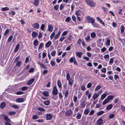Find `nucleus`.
I'll return each instance as SVG.
<instances>
[{"label":"nucleus","mask_w":125,"mask_h":125,"mask_svg":"<svg viewBox=\"0 0 125 125\" xmlns=\"http://www.w3.org/2000/svg\"><path fill=\"white\" fill-rule=\"evenodd\" d=\"M43 94L45 96L47 97L49 93L48 92L45 91L43 93Z\"/></svg>","instance_id":"33"},{"label":"nucleus","mask_w":125,"mask_h":125,"mask_svg":"<svg viewBox=\"0 0 125 125\" xmlns=\"http://www.w3.org/2000/svg\"><path fill=\"white\" fill-rule=\"evenodd\" d=\"M91 86V84L90 83H89L87 84L86 87L87 88H90Z\"/></svg>","instance_id":"61"},{"label":"nucleus","mask_w":125,"mask_h":125,"mask_svg":"<svg viewBox=\"0 0 125 125\" xmlns=\"http://www.w3.org/2000/svg\"><path fill=\"white\" fill-rule=\"evenodd\" d=\"M97 124L98 125H102L103 123V120L101 118L99 119L96 122Z\"/></svg>","instance_id":"5"},{"label":"nucleus","mask_w":125,"mask_h":125,"mask_svg":"<svg viewBox=\"0 0 125 125\" xmlns=\"http://www.w3.org/2000/svg\"><path fill=\"white\" fill-rule=\"evenodd\" d=\"M61 33V32L60 31H59L57 34L54 36V39H58Z\"/></svg>","instance_id":"12"},{"label":"nucleus","mask_w":125,"mask_h":125,"mask_svg":"<svg viewBox=\"0 0 125 125\" xmlns=\"http://www.w3.org/2000/svg\"><path fill=\"white\" fill-rule=\"evenodd\" d=\"M112 107V104H110L106 107V109L107 110H110Z\"/></svg>","instance_id":"21"},{"label":"nucleus","mask_w":125,"mask_h":125,"mask_svg":"<svg viewBox=\"0 0 125 125\" xmlns=\"http://www.w3.org/2000/svg\"><path fill=\"white\" fill-rule=\"evenodd\" d=\"M81 11L80 10H76L75 14L77 16H79L81 15Z\"/></svg>","instance_id":"22"},{"label":"nucleus","mask_w":125,"mask_h":125,"mask_svg":"<svg viewBox=\"0 0 125 125\" xmlns=\"http://www.w3.org/2000/svg\"><path fill=\"white\" fill-rule=\"evenodd\" d=\"M74 58L71 57L69 60V61L71 62H73L74 60Z\"/></svg>","instance_id":"64"},{"label":"nucleus","mask_w":125,"mask_h":125,"mask_svg":"<svg viewBox=\"0 0 125 125\" xmlns=\"http://www.w3.org/2000/svg\"><path fill=\"white\" fill-rule=\"evenodd\" d=\"M9 30L8 29H7L6 30V31H5V32H4V35H6L9 32Z\"/></svg>","instance_id":"62"},{"label":"nucleus","mask_w":125,"mask_h":125,"mask_svg":"<svg viewBox=\"0 0 125 125\" xmlns=\"http://www.w3.org/2000/svg\"><path fill=\"white\" fill-rule=\"evenodd\" d=\"M19 48V44H18L16 46L14 50V52H16Z\"/></svg>","instance_id":"18"},{"label":"nucleus","mask_w":125,"mask_h":125,"mask_svg":"<svg viewBox=\"0 0 125 125\" xmlns=\"http://www.w3.org/2000/svg\"><path fill=\"white\" fill-rule=\"evenodd\" d=\"M5 104L4 102H2L1 104H0V107L1 108L3 109L5 107Z\"/></svg>","instance_id":"27"},{"label":"nucleus","mask_w":125,"mask_h":125,"mask_svg":"<svg viewBox=\"0 0 125 125\" xmlns=\"http://www.w3.org/2000/svg\"><path fill=\"white\" fill-rule=\"evenodd\" d=\"M33 26L34 28L37 29L39 28V25L38 24L35 23L34 24Z\"/></svg>","instance_id":"44"},{"label":"nucleus","mask_w":125,"mask_h":125,"mask_svg":"<svg viewBox=\"0 0 125 125\" xmlns=\"http://www.w3.org/2000/svg\"><path fill=\"white\" fill-rule=\"evenodd\" d=\"M0 115L1 116H2L4 118V120L7 122H10V120L8 117L7 116L4 115L3 114L1 115Z\"/></svg>","instance_id":"4"},{"label":"nucleus","mask_w":125,"mask_h":125,"mask_svg":"<svg viewBox=\"0 0 125 125\" xmlns=\"http://www.w3.org/2000/svg\"><path fill=\"white\" fill-rule=\"evenodd\" d=\"M34 79H31L28 82L27 84L30 85L34 81Z\"/></svg>","instance_id":"16"},{"label":"nucleus","mask_w":125,"mask_h":125,"mask_svg":"<svg viewBox=\"0 0 125 125\" xmlns=\"http://www.w3.org/2000/svg\"><path fill=\"white\" fill-rule=\"evenodd\" d=\"M12 37H13V36L12 35H10L9 37V38L8 40V41H7L8 42H10L12 38Z\"/></svg>","instance_id":"41"},{"label":"nucleus","mask_w":125,"mask_h":125,"mask_svg":"<svg viewBox=\"0 0 125 125\" xmlns=\"http://www.w3.org/2000/svg\"><path fill=\"white\" fill-rule=\"evenodd\" d=\"M37 33L35 32H33L32 34V36L34 38L36 36H37Z\"/></svg>","instance_id":"35"},{"label":"nucleus","mask_w":125,"mask_h":125,"mask_svg":"<svg viewBox=\"0 0 125 125\" xmlns=\"http://www.w3.org/2000/svg\"><path fill=\"white\" fill-rule=\"evenodd\" d=\"M56 53V51L55 50L52 51L51 52V54L52 56H54Z\"/></svg>","instance_id":"34"},{"label":"nucleus","mask_w":125,"mask_h":125,"mask_svg":"<svg viewBox=\"0 0 125 125\" xmlns=\"http://www.w3.org/2000/svg\"><path fill=\"white\" fill-rule=\"evenodd\" d=\"M68 32V31H64L62 33V36H64L66 35L67 34Z\"/></svg>","instance_id":"49"},{"label":"nucleus","mask_w":125,"mask_h":125,"mask_svg":"<svg viewBox=\"0 0 125 125\" xmlns=\"http://www.w3.org/2000/svg\"><path fill=\"white\" fill-rule=\"evenodd\" d=\"M70 18L69 17H68L66 19L65 21L66 22H68L70 21Z\"/></svg>","instance_id":"53"},{"label":"nucleus","mask_w":125,"mask_h":125,"mask_svg":"<svg viewBox=\"0 0 125 125\" xmlns=\"http://www.w3.org/2000/svg\"><path fill=\"white\" fill-rule=\"evenodd\" d=\"M114 96L109 95L107 98L109 101L110 100L114 98Z\"/></svg>","instance_id":"25"},{"label":"nucleus","mask_w":125,"mask_h":125,"mask_svg":"<svg viewBox=\"0 0 125 125\" xmlns=\"http://www.w3.org/2000/svg\"><path fill=\"white\" fill-rule=\"evenodd\" d=\"M39 0H35L34 3V4L36 6L38 5Z\"/></svg>","instance_id":"31"},{"label":"nucleus","mask_w":125,"mask_h":125,"mask_svg":"<svg viewBox=\"0 0 125 125\" xmlns=\"http://www.w3.org/2000/svg\"><path fill=\"white\" fill-rule=\"evenodd\" d=\"M121 33H123L124 31V28L123 25H122L121 26Z\"/></svg>","instance_id":"39"},{"label":"nucleus","mask_w":125,"mask_h":125,"mask_svg":"<svg viewBox=\"0 0 125 125\" xmlns=\"http://www.w3.org/2000/svg\"><path fill=\"white\" fill-rule=\"evenodd\" d=\"M16 113L15 111H11L9 113V114L11 115H14L16 114Z\"/></svg>","instance_id":"40"},{"label":"nucleus","mask_w":125,"mask_h":125,"mask_svg":"<svg viewBox=\"0 0 125 125\" xmlns=\"http://www.w3.org/2000/svg\"><path fill=\"white\" fill-rule=\"evenodd\" d=\"M76 56L79 58H81L83 55V53L81 52H75Z\"/></svg>","instance_id":"10"},{"label":"nucleus","mask_w":125,"mask_h":125,"mask_svg":"<svg viewBox=\"0 0 125 125\" xmlns=\"http://www.w3.org/2000/svg\"><path fill=\"white\" fill-rule=\"evenodd\" d=\"M72 110L71 109L65 112V115H66L69 116L72 114Z\"/></svg>","instance_id":"6"},{"label":"nucleus","mask_w":125,"mask_h":125,"mask_svg":"<svg viewBox=\"0 0 125 125\" xmlns=\"http://www.w3.org/2000/svg\"><path fill=\"white\" fill-rule=\"evenodd\" d=\"M40 65L42 69H44L46 68V67L45 65L42 64H41Z\"/></svg>","instance_id":"59"},{"label":"nucleus","mask_w":125,"mask_h":125,"mask_svg":"<svg viewBox=\"0 0 125 125\" xmlns=\"http://www.w3.org/2000/svg\"><path fill=\"white\" fill-rule=\"evenodd\" d=\"M77 97L74 96H73V100L74 102L76 103V102L77 100Z\"/></svg>","instance_id":"47"},{"label":"nucleus","mask_w":125,"mask_h":125,"mask_svg":"<svg viewBox=\"0 0 125 125\" xmlns=\"http://www.w3.org/2000/svg\"><path fill=\"white\" fill-rule=\"evenodd\" d=\"M53 29V27L52 26L48 25V30L49 31L51 32L52 31Z\"/></svg>","instance_id":"24"},{"label":"nucleus","mask_w":125,"mask_h":125,"mask_svg":"<svg viewBox=\"0 0 125 125\" xmlns=\"http://www.w3.org/2000/svg\"><path fill=\"white\" fill-rule=\"evenodd\" d=\"M106 95L107 94H102L101 96V98L99 99V102L101 101V99L102 100H103L105 97Z\"/></svg>","instance_id":"11"},{"label":"nucleus","mask_w":125,"mask_h":125,"mask_svg":"<svg viewBox=\"0 0 125 125\" xmlns=\"http://www.w3.org/2000/svg\"><path fill=\"white\" fill-rule=\"evenodd\" d=\"M51 64L53 66H54L55 65V62L53 61L52 60L51 62Z\"/></svg>","instance_id":"50"},{"label":"nucleus","mask_w":125,"mask_h":125,"mask_svg":"<svg viewBox=\"0 0 125 125\" xmlns=\"http://www.w3.org/2000/svg\"><path fill=\"white\" fill-rule=\"evenodd\" d=\"M57 84L58 86L60 88L61 87L62 84L60 81L58 80Z\"/></svg>","instance_id":"28"},{"label":"nucleus","mask_w":125,"mask_h":125,"mask_svg":"<svg viewBox=\"0 0 125 125\" xmlns=\"http://www.w3.org/2000/svg\"><path fill=\"white\" fill-rule=\"evenodd\" d=\"M114 61V59L113 58H111L109 61V63L111 64V65H112Z\"/></svg>","instance_id":"36"},{"label":"nucleus","mask_w":125,"mask_h":125,"mask_svg":"<svg viewBox=\"0 0 125 125\" xmlns=\"http://www.w3.org/2000/svg\"><path fill=\"white\" fill-rule=\"evenodd\" d=\"M119 76L117 74H115L114 75V79L115 80H117V79H119Z\"/></svg>","instance_id":"56"},{"label":"nucleus","mask_w":125,"mask_h":125,"mask_svg":"<svg viewBox=\"0 0 125 125\" xmlns=\"http://www.w3.org/2000/svg\"><path fill=\"white\" fill-rule=\"evenodd\" d=\"M94 110L91 111H90L89 115H92L94 114Z\"/></svg>","instance_id":"58"},{"label":"nucleus","mask_w":125,"mask_h":125,"mask_svg":"<svg viewBox=\"0 0 125 125\" xmlns=\"http://www.w3.org/2000/svg\"><path fill=\"white\" fill-rule=\"evenodd\" d=\"M106 46H109L110 44V40L108 38H106Z\"/></svg>","instance_id":"15"},{"label":"nucleus","mask_w":125,"mask_h":125,"mask_svg":"<svg viewBox=\"0 0 125 125\" xmlns=\"http://www.w3.org/2000/svg\"><path fill=\"white\" fill-rule=\"evenodd\" d=\"M80 105L82 108H84L86 105L85 102L84 101L82 102L80 104Z\"/></svg>","instance_id":"14"},{"label":"nucleus","mask_w":125,"mask_h":125,"mask_svg":"<svg viewBox=\"0 0 125 125\" xmlns=\"http://www.w3.org/2000/svg\"><path fill=\"white\" fill-rule=\"evenodd\" d=\"M91 23L93 26L94 27H98V25L95 23L94 21L92 22Z\"/></svg>","instance_id":"19"},{"label":"nucleus","mask_w":125,"mask_h":125,"mask_svg":"<svg viewBox=\"0 0 125 125\" xmlns=\"http://www.w3.org/2000/svg\"><path fill=\"white\" fill-rule=\"evenodd\" d=\"M87 20L88 21L89 23H91L94 21L95 19L92 17H90L89 16H87L86 17Z\"/></svg>","instance_id":"2"},{"label":"nucleus","mask_w":125,"mask_h":125,"mask_svg":"<svg viewBox=\"0 0 125 125\" xmlns=\"http://www.w3.org/2000/svg\"><path fill=\"white\" fill-rule=\"evenodd\" d=\"M65 38V37H64V36H63L61 35L59 40V41L60 42H62Z\"/></svg>","instance_id":"29"},{"label":"nucleus","mask_w":125,"mask_h":125,"mask_svg":"<svg viewBox=\"0 0 125 125\" xmlns=\"http://www.w3.org/2000/svg\"><path fill=\"white\" fill-rule=\"evenodd\" d=\"M67 74L66 75V79L67 80H69L70 79V75L69 73H66Z\"/></svg>","instance_id":"42"},{"label":"nucleus","mask_w":125,"mask_h":125,"mask_svg":"<svg viewBox=\"0 0 125 125\" xmlns=\"http://www.w3.org/2000/svg\"><path fill=\"white\" fill-rule=\"evenodd\" d=\"M96 36L95 33L94 32L92 33L91 34V37L92 38H94Z\"/></svg>","instance_id":"43"},{"label":"nucleus","mask_w":125,"mask_h":125,"mask_svg":"<svg viewBox=\"0 0 125 125\" xmlns=\"http://www.w3.org/2000/svg\"><path fill=\"white\" fill-rule=\"evenodd\" d=\"M96 19L101 24H102L104 26H105V25L104 24V22L103 21L100 19L99 18L97 17L96 18Z\"/></svg>","instance_id":"9"},{"label":"nucleus","mask_w":125,"mask_h":125,"mask_svg":"<svg viewBox=\"0 0 125 125\" xmlns=\"http://www.w3.org/2000/svg\"><path fill=\"white\" fill-rule=\"evenodd\" d=\"M55 34V33L54 32H53L50 35V38L51 39H52L54 37V35Z\"/></svg>","instance_id":"57"},{"label":"nucleus","mask_w":125,"mask_h":125,"mask_svg":"<svg viewBox=\"0 0 125 125\" xmlns=\"http://www.w3.org/2000/svg\"><path fill=\"white\" fill-rule=\"evenodd\" d=\"M98 93H95L93 95V99L94 100L96 99L99 96Z\"/></svg>","instance_id":"8"},{"label":"nucleus","mask_w":125,"mask_h":125,"mask_svg":"<svg viewBox=\"0 0 125 125\" xmlns=\"http://www.w3.org/2000/svg\"><path fill=\"white\" fill-rule=\"evenodd\" d=\"M90 111V110L89 108H88L87 109H86L84 111V113L85 114L87 115L89 113Z\"/></svg>","instance_id":"20"},{"label":"nucleus","mask_w":125,"mask_h":125,"mask_svg":"<svg viewBox=\"0 0 125 125\" xmlns=\"http://www.w3.org/2000/svg\"><path fill=\"white\" fill-rule=\"evenodd\" d=\"M104 113V111H100L97 113V115L100 116L103 114Z\"/></svg>","instance_id":"38"},{"label":"nucleus","mask_w":125,"mask_h":125,"mask_svg":"<svg viewBox=\"0 0 125 125\" xmlns=\"http://www.w3.org/2000/svg\"><path fill=\"white\" fill-rule=\"evenodd\" d=\"M49 104L50 102L49 101H45L44 102V104L46 105H48Z\"/></svg>","instance_id":"51"},{"label":"nucleus","mask_w":125,"mask_h":125,"mask_svg":"<svg viewBox=\"0 0 125 125\" xmlns=\"http://www.w3.org/2000/svg\"><path fill=\"white\" fill-rule=\"evenodd\" d=\"M12 107L14 108H15V109H18L19 108V107L18 105H12Z\"/></svg>","instance_id":"55"},{"label":"nucleus","mask_w":125,"mask_h":125,"mask_svg":"<svg viewBox=\"0 0 125 125\" xmlns=\"http://www.w3.org/2000/svg\"><path fill=\"white\" fill-rule=\"evenodd\" d=\"M52 94L54 95H56L57 94V89L56 86H54L52 91Z\"/></svg>","instance_id":"3"},{"label":"nucleus","mask_w":125,"mask_h":125,"mask_svg":"<svg viewBox=\"0 0 125 125\" xmlns=\"http://www.w3.org/2000/svg\"><path fill=\"white\" fill-rule=\"evenodd\" d=\"M121 109L122 111L124 112L125 111V106L123 105H122L121 106Z\"/></svg>","instance_id":"52"},{"label":"nucleus","mask_w":125,"mask_h":125,"mask_svg":"<svg viewBox=\"0 0 125 125\" xmlns=\"http://www.w3.org/2000/svg\"><path fill=\"white\" fill-rule=\"evenodd\" d=\"M109 101L108 100V99L106 98L104 101L103 102V105H104L106 104Z\"/></svg>","instance_id":"26"},{"label":"nucleus","mask_w":125,"mask_h":125,"mask_svg":"<svg viewBox=\"0 0 125 125\" xmlns=\"http://www.w3.org/2000/svg\"><path fill=\"white\" fill-rule=\"evenodd\" d=\"M85 2L90 7H94L96 6V3L92 0H85Z\"/></svg>","instance_id":"1"},{"label":"nucleus","mask_w":125,"mask_h":125,"mask_svg":"<svg viewBox=\"0 0 125 125\" xmlns=\"http://www.w3.org/2000/svg\"><path fill=\"white\" fill-rule=\"evenodd\" d=\"M90 38L89 36L88 35L85 38V40L87 41H90Z\"/></svg>","instance_id":"48"},{"label":"nucleus","mask_w":125,"mask_h":125,"mask_svg":"<svg viewBox=\"0 0 125 125\" xmlns=\"http://www.w3.org/2000/svg\"><path fill=\"white\" fill-rule=\"evenodd\" d=\"M51 44L52 43L50 41H49L45 44V46L46 47L48 48L50 47Z\"/></svg>","instance_id":"13"},{"label":"nucleus","mask_w":125,"mask_h":125,"mask_svg":"<svg viewBox=\"0 0 125 125\" xmlns=\"http://www.w3.org/2000/svg\"><path fill=\"white\" fill-rule=\"evenodd\" d=\"M16 101L17 102H22L24 101V99L23 98H19L16 99Z\"/></svg>","instance_id":"7"},{"label":"nucleus","mask_w":125,"mask_h":125,"mask_svg":"<svg viewBox=\"0 0 125 125\" xmlns=\"http://www.w3.org/2000/svg\"><path fill=\"white\" fill-rule=\"evenodd\" d=\"M114 116V114H111L109 116V118L110 119H112L113 118Z\"/></svg>","instance_id":"60"},{"label":"nucleus","mask_w":125,"mask_h":125,"mask_svg":"<svg viewBox=\"0 0 125 125\" xmlns=\"http://www.w3.org/2000/svg\"><path fill=\"white\" fill-rule=\"evenodd\" d=\"M81 115L79 113H78L77 114V115L76 116V118L78 119H80L81 117Z\"/></svg>","instance_id":"37"},{"label":"nucleus","mask_w":125,"mask_h":125,"mask_svg":"<svg viewBox=\"0 0 125 125\" xmlns=\"http://www.w3.org/2000/svg\"><path fill=\"white\" fill-rule=\"evenodd\" d=\"M59 7V6L58 5H55L54 6V8L55 10H57L58 9Z\"/></svg>","instance_id":"63"},{"label":"nucleus","mask_w":125,"mask_h":125,"mask_svg":"<svg viewBox=\"0 0 125 125\" xmlns=\"http://www.w3.org/2000/svg\"><path fill=\"white\" fill-rule=\"evenodd\" d=\"M101 88V86L100 85H99L97 86L95 88L94 91L95 92H96L99 89Z\"/></svg>","instance_id":"30"},{"label":"nucleus","mask_w":125,"mask_h":125,"mask_svg":"<svg viewBox=\"0 0 125 125\" xmlns=\"http://www.w3.org/2000/svg\"><path fill=\"white\" fill-rule=\"evenodd\" d=\"M52 117V116L50 114H47L46 115V119L47 120H50Z\"/></svg>","instance_id":"17"},{"label":"nucleus","mask_w":125,"mask_h":125,"mask_svg":"<svg viewBox=\"0 0 125 125\" xmlns=\"http://www.w3.org/2000/svg\"><path fill=\"white\" fill-rule=\"evenodd\" d=\"M67 81H68L69 84L70 85H72L73 84V80L71 79H70L69 80H67Z\"/></svg>","instance_id":"23"},{"label":"nucleus","mask_w":125,"mask_h":125,"mask_svg":"<svg viewBox=\"0 0 125 125\" xmlns=\"http://www.w3.org/2000/svg\"><path fill=\"white\" fill-rule=\"evenodd\" d=\"M9 8L8 7H5L2 8H1V10L2 11H5L8 10H9Z\"/></svg>","instance_id":"32"},{"label":"nucleus","mask_w":125,"mask_h":125,"mask_svg":"<svg viewBox=\"0 0 125 125\" xmlns=\"http://www.w3.org/2000/svg\"><path fill=\"white\" fill-rule=\"evenodd\" d=\"M45 28V25L44 24H42L41 26L40 29L42 31H43Z\"/></svg>","instance_id":"54"},{"label":"nucleus","mask_w":125,"mask_h":125,"mask_svg":"<svg viewBox=\"0 0 125 125\" xmlns=\"http://www.w3.org/2000/svg\"><path fill=\"white\" fill-rule=\"evenodd\" d=\"M38 41L37 40H35L33 42L34 45L35 46H37L38 45Z\"/></svg>","instance_id":"46"},{"label":"nucleus","mask_w":125,"mask_h":125,"mask_svg":"<svg viewBox=\"0 0 125 125\" xmlns=\"http://www.w3.org/2000/svg\"><path fill=\"white\" fill-rule=\"evenodd\" d=\"M21 64V61H19L17 62L16 65V66L19 67L20 66Z\"/></svg>","instance_id":"45"}]
</instances>
